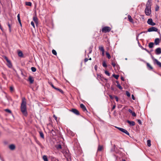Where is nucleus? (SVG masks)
I'll list each match as a JSON object with an SVG mask.
<instances>
[{
    "mask_svg": "<svg viewBox=\"0 0 161 161\" xmlns=\"http://www.w3.org/2000/svg\"><path fill=\"white\" fill-rule=\"evenodd\" d=\"M26 99L25 97L23 98L22 100V103L21 104V111L23 114L25 115H27V112L26 110Z\"/></svg>",
    "mask_w": 161,
    "mask_h": 161,
    "instance_id": "1",
    "label": "nucleus"
},
{
    "mask_svg": "<svg viewBox=\"0 0 161 161\" xmlns=\"http://www.w3.org/2000/svg\"><path fill=\"white\" fill-rule=\"evenodd\" d=\"M151 58L154 64H156L159 67L161 68V63L155 59L153 55H151Z\"/></svg>",
    "mask_w": 161,
    "mask_h": 161,
    "instance_id": "2",
    "label": "nucleus"
},
{
    "mask_svg": "<svg viewBox=\"0 0 161 161\" xmlns=\"http://www.w3.org/2000/svg\"><path fill=\"white\" fill-rule=\"evenodd\" d=\"M111 30V28L109 27L105 26L102 28V31L103 32L107 33L109 32Z\"/></svg>",
    "mask_w": 161,
    "mask_h": 161,
    "instance_id": "3",
    "label": "nucleus"
},
{
    "mask_svg": "<svg viewBox=\"0 0 161 161\" xmlns=\"http://www.w3.org/2000/svg\"><path fill=\"white\" fill-rule=\"evenodd\" d=\"M116 128L118 129L120 131H121V132L125 133L126 135L129 136V133L128 132V131L122 128L117 127L115 126V127Z\"/></svg>",
    "mask_w": 161,
    "mask_h": 161,
    "instance_id": "4",
    "label": "nucleus"
},
{
    "mask_svg": "<svg viewBox=\"0 0 161 161\" xmlns=\"http://www.w3.org/2000/svg\"><path fill=\"white\" fill-rule=\"evenodd\" d=\"M158 31V29L157 28L154 27H152L150 28H149L148 30L147 31L150 32L152 31Z\"/></svg>",
    "mask_w": 161,
    "mask_h": 161,
    "instance_id": "5",
    "label": "nucleus"
},
{
    "mask_svg": "<svg viewBox=\"0 0 161 161\" xmlns=\"http://www.w3.org/2000/svg\"><path fill=\"white\" fill-rule=\"evenodd\" d=\"M147 23L149 25H151L152 26L155 25H156L155 23L153 22V20L152 19H149L147 21Z\"/></svg>",
    "mask_w": 161,
    "mask_h": 161,
    "instance_id": "6",
    "label": "nucleus"
},
{
    "mask_svg": "<svg viewBox=\"0 0 161 161\" xmlns=\"http://www.w3.org/2000/svg\"><path fill=\"white\" fill-rule=\"evenodd\" d=\"M151 8H146L145 9V13L146 15H149L151 13Z\"/></svg>",
    "mask_w": 161,
    "mask_h": 161,
    "instance_id": "7",
    "label": "nucleus"
},
{
    "mask_svg": "<svg viewBox=\"0 0 161 161\" xmlns=\"http://www.w3.org/2000/svg\"><path fill=\"white\" fill-rule=\"evenodd\" d=\"M103 149V145H98V147L97 150V152L101 151Z\"/></svg>",
    "mask_w": 161,
    "mask_h": 161,
    "instance_id": "8",
    "label": "nucleus"
},
{
    "mask_svg": "<svg viewBox=\"0 0 161 161\" xmlns=\"http://www.w3.org/2000/svg\"><path fill=\"white\" fill-rule=\"evenodd\" d=\"M71 111L76 115H80L79 111L76 109L72 108L71 109Z\"/></svg>",
    "mask_w": 161,
    "mask_h": 161,
    "instance_id": "9",
    "label": "nucleus"
},
{
    "mask_svg": "<svg viewBox=\"0 0 161 161\" xmlns=\"http://www.w3.org/2000/svg\"><path fill=\"white\" fill-rule=\"evenodd\" d=\"M155 53L156 55H159L161 53V48L160 47L157 48L155 50Z\"/></svg>",
    "mask_w": 161,
    "mask_h": 161,
    "instance_id": "10",
    "label": "nucleus"
},
{
    "mask_svg": "<svg viewBox=\"0 0 161 161\" xmlns=\"http://www.w3.org/2000/svg\"><path fill=\"white\" fill-rule=\"evenodd\" d=\"M151 0H148L146 5V8H151Z\"/></svg>",
    "mask_w": 161,
    "mask_h": 161,
    "instance_id": "11",
    "label": "nucleus"
},
{
    "mask_svg": "<svg viewBox=\"0 0 161 161\" xmlns=\"http://www.w3.org/2000/svg\"><path fill=\"white\" fill-rule=\"evenodd\" d=\"M80 107L82 108L83 111L84 112H87V111L85 106L83 104H80Z\"/></svg>",
    "mask_w": 161,
    "mask_h": 161,
    "instance_id": "12",
    "label": "nucleus"
},
{
    "mask_svg": "<svg viewBox=\"0 0 161 161\" xmlns=\"http://www.w3.org/2000/svg\"><path fill=\"white\" fill-rule=\"evenodd\" d=\"M28 81H29L30 84H32L34 81L33 77L31 76H30L28 78Z\"/></svg>",
    "mask_w": 161,
    "mask_h": 161,
    "instance_id": "13",
    "label": "nucleus"
},
{
    "mask_svg": "<svg viewBox=\"0 0 161 161\" xmlns=\"http://www.w3.org/2000/svg\"><path fill=\"white\" fill-rule=\"evenodd\" d=\"M127 122L131 126H134L135 125V123L133 121H131L129 120H127Z\"/></svg>",
    "mask_w": 161,
    "mask_h": 161,
    "instance_id": "14",
    "label": "nucleus"
},
{
    "mask_svg": "<svg viewBox=\"0 0 161 161\" xmlns=\"http://www.w3.org/2000/svg\"><path fill=\"white\" fill-rule=\"evenodd\" d=\"M147 67L148 69L149 70H151L153 69V67L150 65V64L148 63H146Z\"/></svg>",
    "mask_w": 161,
    "mask_h": 161,
    "instance_id": "15",
    "label": "nucleus"
},
{
    "mask_svg": "<svg viewBox=\"0 0 161 161\" xmlns=\"http://www.w3.org/2000/svg\"><path fill=\"white\" fill-rule=\"evenodd\" d=\"M128 18L129 21L130 22L132 23L133 24L134 23L133 20L130 15H128Z\"/></svg>",
    "mask_w": 161,
    "mask_h": 161,
    "instance_id": "16",
    "label": "nucleus"
},
{
    "mask_svg": "<svg viewBox=\"0 0 161 161\" xmlns=\"http://www.w3.org/2000/svg\"><path fill=\"white\" fill-rule=\"evenodd\" d=\"M97 77L99 79L102 80H103V79H104V80H107L106 79H104V78H103L102 76V75H101L97 74Z\"/></svg>",
    "mask_w": 161,
    "mask_h": 161,
    "instance_id": "17",
    "label": "nucleus"
},
{
    "mask_svg": "<svg viewBox=\"0 0 161 161\" xmlns=\"http://www.w3.org/2000/svg\"><path fill=\"white\" fill-rule=\"evenodd\" d=\"M139 47H140L142 48V49L145 50L148 53H149L151 55V56L152 55L151 54V53H150V52L148 50H147L146 48H144L143 47H142L141 45L140 44V43H139Z\"/></svg>",
    "mask_w": 161,
    "mask_h": 161,
    "instance_id": "18",
    "label": "nucleus"
},
{
    "mask_svg": "<svg viewBox=\"0 0 161 161\" xmlns=\"http://www.w3.org/2000/svg\"><path fill=\"white\" fill-rule=\"evenodd\" d=\"M154 43L156 45H158L160 43L159 39L158 38L155 39L154 41Z\"/></svg>",
    "mask_w": 161,
    "mask_h": 161,
    "instance_id": "19",
    "label": "nucleus"
},
{
    "mask_svg": "<svg viewBox=\"0 0 161 161\" xmlns=\"http://www.w3.org/2000/svg\"><path fill=\"white\" fill-rule=\"evenodd\" d=\"M116 83L117 84V86L121 90H122L123 89V88L120 85L119 82L118 81H116Z\"/></svg>",
    "mask_w": 161,
    "mask_h": 161,
    "instance_id": "20",
    "label": "nucleus"
},
{
    "mask_svg": "<svg viewBox=\"0 0 161 161\" xmlns=\"http://www.w3.org/2000/svg\"><path fill=\"white\" fill-rule=\"evenodd\" d=\"M7 65L8 66V67L9 68H11L12 67V64L10 60H9L8 62H7Z\"/></svg>",
    "mask_w": 161,
    "mask_h": 161,
    "instance_id": "21",
    "label": "nucleus"
},
{
    "mask_svg": "<svg viewBox=\"0 0 161 161\" xmlns=\"http://www.w3.org/2000/svg\"><path fill=\"white\" fill-rule=\"evenodd\" d=\"M15 146L14 144H11L9 145V148L11 150H13L15 148Z\"/></svg>",
    "mask_w": 161,
    "mask_h": 161,
    "instance_id": "22",
    "label": "nucleus"
},
{
    "mask_svg": "<svg viewBox=\"0 0 161 161\" xmlns=\"http://www.w3.org/2000/svg\"><path fill=\"white\" fill-rule=\"evenodd\" d=\"M33 20L37 25L38 24V19L36 17H34L33 18Z\"/></svg>",
    "mask_w": 161,
    "mask_h": 161,
    "instance_id": "23",
    "label": "nucleus"
},
{
    "mask_svg": "<svg viewBox=\"0 0 161 161\" xmlns=\"http://www.w3.org/2000/svg\"><path fill=\"white\" fill-rule=\"evenodd\" d=\"M154 43L152 42H150L149 44L148 47L150 48H152L153 47Z\"/></svg>",
    "mask_w": 161,
    "mask_h": 161,
    "instance_id": "24",
    "label": "nucleus"
},
{
    "mask_svg": "<svg viewBox=\"0 0 161 161\" xmlns=\"http://www.w3.org/2000/svg\"><path fill=\"white\" fill-rule=\"evenodd\" d=\"M99 50L101 51L102 52H104V47L103 46H99Z\"/></svg>",
    "mask_w": 161,
    "mask_h": 161,
    "instance_id": "25",
    "label": "nucleus"
},
{
    "mask_svg": "<svg viewBox=\"0 0 161 161\" xmlns=\"http://www.w3.org/2000/svg\"><path fill=\"white\" fill-rule=\"evenodd\" d=\"M39 133L40 137L41 138H42L44 139V135L42 131H40L39 132Z\"/></svg>",
    "mask_w": 161,
    "mask_h": 161,
    "instance_id": "26",
    "label": "nucleus"
},
{
    "mask_svg": "<svg viewBox=\"0 0 161 161\" xmlns=\"http://www.w3.org/2000/svg\"><path fill=\"white\" fill-rule=\"evenodd\" d=\"M25 5L27 6H31L32 3L30 2H25Z\"/></svg>",
    "mask_w": 161,
    "mask_h": 161,
    "instance_id": "27",
    "label": "nucleus"
},
{
    "mask_svg": "<svg viewBox=\"0 0 161 161\" xmlns=\"http://www.w3.org/2000/svg\"><path fill=\"white\" fill-rule=\"evenodd\" d=\"M43 159L44 161H48L47 157L46 155H44L43 156Z\"/></svg>",
    "mask_w": 161,
    "mask_h": 161,
    "instance_id": "28",
    "label": "nucleus"
},
{
    "mask_svg": "<svg viewBox=\"0 0 161 161\" xmlns=\"http://www.w3.org/2000/svg\"><path fill=\"white\" fill-rule=\"evenodd\" d=\"M147 144L148 146L150 147L151 145V141L150 140H148L147 141Z\"/></svg>",
    "mask_w": 161,
    "mask_h": 161,
    "instance_id": "29",
    "label": "nucleus"
},
{
    "mask_svg": "<svg viewBox=\"0 0 161 161\" xmlns=\"http://www.w3.org/2000/svg\"><path fill=\"white\" fill-rule=\"evenodd\" d=\"M18 55L19 57H22L23 55V53L21 51H19L18 53Z\"/></svg>",
    "mask_w": 161,
    "mask_h": 161,
    "instance_id": "30",
    "label": "nucleus"
},
{
    "mask_svg": "<svg viewBox=\"0 0 161 161\" xmlns=\"http://www.w3.org/2000/svg\"><path fill=\"white\" fill-rule=\"evenodd\" d=\"M56 147L57 149H59L62 148V146L61 145L58 144L56 146Z\"/></svg>",
    "mask_w": 161,
    "mask_h": 161,
    "instance_id": "31",
    "label": "nucleus"
},
{
    "mask_svg": "<svg viewBox=\"0 0 161 161\" xmlns=\"http://www.w3.org/2000/svg\"><path fill=\"white\" fill-rule=\"evenodd\" d=\"M93 47H90L89 48V54H90L92 53V48Z\"/></svg>",
    "mask_w": 161,
    "mask_h": 161,
    "instance_id": "32",
    "label": "nucleus"
},
{
    "mask_svg": "<svg viewBox=\"0 0 161 161\" xmlns=\"http://www.w3.org/2000/svg\"><path fill=\"white\" fill-rule=\"evenodd\" d=\"M106 55L108 59H110L111 58V56L109 53L106 52Z\"/></svg>",
    "mask_w": 161,
    "mask_h": 161,
    "instance_id": "33",
    "label": "nucleus"
},
{
    "mask_svg": "<svg viewBox=\"0 0 161 161\" xmlns=\"http://www.w3.org/2000/svg\"><path fill=\"white\" fill-rule=\"evenodd\" d=\"M113 76H114L116 79H118L119 76V75H116L115 74H114L113 75Z\"/></svg>",
    "mask_w": 161,
    "mask_h": 161,
    "instance_id": "34",
    "label": "nucleus"
},
{
    "mask_svg": "<svg viewBox=\"0 0 161 161\" xmlns=\"http://www.w3.org/2000/svg\"><path fill=\"white\" fill-rule=\"evenodd\" d=\"M31 70L33 72H35L36 71V69L35 67H32L31 68Z\"/></svg>",
    "mask_w": 161,
    "mask_h": 161,
    "instance_id": "35",
    "label": "nucleus"
},
{
    "mask_svg": "<svg viewBox=\"0 0 161 161\" xmlns=\"http://www.w3.org/2000/svg\"><path fill=\"white\" fill-rule=\"evenodd\" d=\"M17 18H18V20L19 22H20L21 20H20V15H19V14H18V15H17Z\"/></svg>",
    "mask_w": 161,
    "mask_h": 161,
    "instance_id": "36",
    "label": "nucleus"
},
{
    "mask_svg": "<svg viewBox=\"0 0 161 161\" xmlns=\"http://www.w3.org/2000/svg\"><path fill=\"white\" fill-rule=\"evenodd\" d=\"M52 53L54 55H57V52H56V51L54 50V49H53L52 51Z\"/></svg>",
    "mask_w": 161,
    "mask_h": 161,
    "instance_id": "37",
    "label": "nucleus"
},
{
    "mask_svg": "<svg viewBox=\"0 0 161 161\" xmlns=\"http://www.w3.org/2000/svg\"><path fill=\"white\" fill-rule=\"evenodd\" d=\"M105 74L108 75V76H109L110 75V73L107 71L106 70L105 71Z\"/></svg>",
    "mask_w": 161,
    "mask_h": 161,
    "instance_id": "38",
    "label": "nucleus"
},
{
    "mask_svg": "<svg viewBox=\"0 0 161 161\" xmlns=\"http://www.w3.org/2000/svg\"><path fill=\"white\" fill-rule=\"evenodd\" d=\"M126 95L128 97H130V92H129L128 91H126Z\"/></svg>",
    "mask_w": 161,
    "mask_h": 161,
    "instance_id": "39",
    "label": "nucleus"
},
{
    "mask_svg": "<svg viewBox=\"0 0 161 161\" xmlns=\"http://www.w3.org/2000/svg\"><path fill=\"white\" fill-rule=\"evenodd\" d=\"M5 111L6 112H7L8 113H11V111L10 110H9V109H5Z\"/></svg>",
    "mask_w": 161,
    "mask_h": 161,
    "instance_id": "40",
    "label": "nucleus"
},
{
    "mask_svg": "<svg viewBox=\"0 0 161 161\" xmlns=\"http://www.w3.org/2000/svg\"><path fill=\"white\" fill-rule=\"evenodd\" d=\"M51 133H52L53 135H55L56 134V133L53 129L51 130Z\"/></svg>",
    "mask_w": 161,
    "mask_h": 161,
    "instance_id": "41",
    "label": "nucleus"
},
{
    "mask_svg": "<svg viewBox=\"0 0 161 161\" xmlns=\"http://www.w3.org/2000/svg\"><path fill=\"white\" fill-rule=\"evenodd\" d=\"M3 58L6 60L7 62H8L9 60L8 59V58L6 56H3Z\"/></svg>",
    "mask_w": 161,
    "mask_h": 161,
    "instance_id": "42",
    "label": "nucleus"
},
{
    "mask_svg": "<svg viewBox=\"0 0 161 161\" xmlns=\"http://www.w3.org/2000/svg\"><path fill=\"white\" fill-rule=\"evenodd\" d=\"M103 66L104 67H107V64L105 62H103Z\"/></svg>",
    "mask_w": 161,
    "mask_h": 161,
    "instance_id": "43",
    "label": "nucleus"
},
{
    "mask_svg": "<svg viewBox=\"0 0 161 161\" xmlns=\"http://www.w3.org/2000/svg\"><path fill=\"white\" fill-rule=\"evenodd\" d=\"M137 121L138 123V124L140 125H142V122H141V120H140V119H137Z\"/></svg>",
    "mask_w": 161,
    "mask_h": 161,
    "instance_id": "44",
    "label": "nucleus"
},
{
    "mask_svg": "<svg viewBox=\"0 0 161 161\" xmlns=\"http://www.w3.org/2000/svg\"><path fill=\"white\" fill-rule=\"evenodd\" d=\"M10 91L11 92L13 91L14 90V87L13 86H10Z\"/></svg>",
    "mask_w": 161,
    "mask_h": 161,
    "instance_id": "45",
    "label": "nucleus"
},
{
    "mask_svg": "<svg viewBox=\"0 0 161 161\" xmlns=\"http://www.w3.org/2000/svg\"><path fill=\"white\" fill-rule=\"evenodd\" d=\"M131 114L132 116L134 117L136 116V115L135 113L133 112Z\"/></svg>",
    "mask_w": 161,
    "mask_h": 161,
    "instance_id": "46",
    "label": "nucleus"
},
{
    "mask_svg": "<svg viewBox=\"0 0 161 161\" xmlns=\"http://www.w3.org/2000/svg\"><path fill=\"white\" fill-rule=\"evenodd\" d=\"M114 97L116 99V101L117 102H118V101H119L118 97L117 96H114Z\"/></svg>",
    "mask_w": 161,
    "mask_h": 161,
    "instance_id": "47",
    "label": "nucleus"
},
{
    "mask_svg": "<svg viewBox=\"0 0 161 161\" xmlns=\"http://www.w3.org/2000/svg\"><path fill=\"white\" fill-rule=\"evenodd\" d=\"M31 25L33 26L34 28H35V25L33 21H31Z\"/></svg>",
    "mask_w": 161,
    "mask_h": 161,
    "instance_id": "48",
    "label": "nucleus"
},
{
    "mask_svg": "<svg viewBox=\"0 0 161 161\" xmlns=\"http://www.w3.org/2000/svg\"><path fill=\"white\" fill-rule=\"evenodd\" d=\"M112 66L113 67H114L116 65V64H115V63L112 62Z\"/></svg>",
    "mask_w": 161,
    "mask_h": 161,
    "instance_id": "49",
    "label": "nucleus"
},
{
    "mask_svg": "<svg viewBox=\"0 0 161 161\" xmlns=\"http://www.w3.org/2000/svg\"><path fill=\"white\" fill-rule=\"evenodd\" d=\"M115 107H116V105H115V104L112 107V111L115 108Z\"/></svg>",
    "mask_w": 161,
    "mask_h": 161,
    "instance_id": "50",
    "label": "nucleus"
},
{
    "mask_svg": "<svg viewBox=\"0 0 161 161\" xmlns=\"http://www.w3.org/2000/svg\"><path fill=\"white\" fill-rule=\"evenodd\" d=\"M50 85L53 88H54L55 86H54V85L52 83H49Z\"/></svg>",
    "mask_w": 161,
    "mask_h": 161,
    "instance_id": "51",
    "label": "nucleus"
},
{
    "mask_svg": "<svg viewBox=\"0 0 161 161\" xmlns=\"http://www.w3.org/2000/svg\"><path fill=\"white\" fill-rule=\"evenodd\" d=\"M53 117L54 119H55V120H56L57 121V117L54 114L53 115Z\"/></svg>",
    "mask_w": 161,
    "mask_h": 161,
    "instance_id": "52",
    "label": "nucleus"
},
{
    "mask_svg": "<svg viewBox=\"0 0 161 161\" xmlns=\"http://www.w3.org/2000/svg\"><path fill=\"white\" fill-rule=\"evenodd\" d=\"M109 97H110V98L111 99H114V97H113L112 96V95H109Z\"/></svg>",
    "mask_w": 161,
    "mask_h": 161,
    "instance_id": "53",
    "label": "nucleus"
},
{
    "mask_svg": "<svg viewBox=\"0 0 161 161\" xmlns=\"http://www.w3.org/2000/svg\"><path fill=\"white\" fill-rule=\"evenodd\" d=\"M97 65H95L94 66V69L96 71L97 70Z\"/></svg>",
    "mask_w": 161,
    "mask_h": 161,
    "instance_id": "54",
    "label": "nucleus"
},
{
    "mask_svg": "<svg viewBox=\"0 0 161 161\" xmlns=\"http://www.w3.org/2000/svg\"><path fill=\"white\" fill-rule=\"evenodd\" d=\"M58 91H59V92H60L62 94H63L64 93L63 91L61 89H59V90Z\"/></svg>",
    "mask_w": 161,
    "mask_h": 161,
    "instance_id": "55",
    "label": "nucleus"
},
{
    "mask_svg": "<svg viewBox=\"0 0 161 161\" xmlns=\"http://www.w3.org/2000/svg\"><path fill=\"white\" fill-rule=\"evenodd\" d=\"M128 112H129L130 113H131V114H132V113L133 112L132 111V110H131V109H129L128 110Z\"/></svg>",
    "mask_w": 161,
    "mask_h": 161,
    "instance_id": "56",
    "label": "nucleus"
},
{
    "mask_svg": "<svg viewBox=\"0 0 161 161\" xmlns=\"http://www.w3.org/2000/svg\"><path fill=\"white\" fill-rule=\"evenodd\" d=\"M159 7L157 6V7L155 8V11H158V9H159Z\"/></svg>",
    "mask_w": 161,
    "mask_h": 161,
    "instance_id": "57",
    "label": "nucleus"
},
{
    "mask_svg": "<svg viewBox=\"0 0 161 161\" xmlns=\"http://www.w3.org/2000/svg\"><path fill=\"white\" fill-rule=\"evenodd\" d=\"M88 58H85L84 59L85 62H87L88 61Z\"/></svg>",
    "mask_w": 161,
    "mask_h": 161,
    "instance_id": "58",
    "label": "nucleus"
},
{
    "mask_svg": "<svg viewBox=\"0 0 161 161\" xmlns=\"http://www.w3.org/2000/svg\"><path fill=\"white\" fill-rule=\"evenodd\" d=\"M8 26L9 27V29H10V28H11V25H10V24L9 23H8Z\"/></svg>",
    "mask_w": 161,
    "mask_h": 161,
    "instance_id": "59",
    "label": "nucleus"
},
{
    "mask_svg": "<svg viewBox=\"0 0 161 161\" xmlns=\"http://www.w3.org/2000/svg\"><path fill=\"white\" fill-rule=\"evenodd\" d=\"M132 98L133 100H134L135 99V97L133 95H132Z\"/></svg>",
    "mask_w": 161,
    "mask_h": 161,
    "instance_id": "60",
    "label": "nucleus"
},
{
    "mask_svg": "<svg viewBox=\"0 0 161 161\" xmlns=\"http://www.w3.org/2000/svg\"><path fill=\"white\" fill-rule=\"evenodd\" d=\"M121 79L122 80V81H124V78L122 76H121Z\"/></svg>",
    "mask_w": 161,
    "mask_h": 161,
    "instance_id": "61",
    "label": "nucleus"
},
{
    "mask_svg": "<svg viewBox=\"0 0 161 161\" xmlns=\"http://www.w3.org/2000/svg\"><path fill=\"white\" fill-rule=\"evenodd\" d=\"M54 89L55 90H57V91H59V88H56L55 87H54Z\"/></svg>",
    "mask_w": 161,
    "mask_h": 161,
    "instance_id": "62",
    "label": "nucleus"
},
{
    "mask_svg": "<svg viewBox=\"0 0 161 161\" xmlns=\"http://www.w3.org/2000/svg\"><path fill=\"white\" fill-rule=\"evenodd\" d=\"M111 89L112 90H113V91H114V88L112 86H111Z\"/></svg>",
    "mask_w": 161,
    "mask_h": 161,
    "instance_id": "63",
    "label": "nucleus"
},
{
    "mask_svg": "<svg viewBox=\"0 0 161 161\" xmlns=\"http://www.w3.org/2000/svg\"><path fill=\"white\" fill-rule=\"evenodd\" d=\"M122 161H126V160L124 159H122Z\"/></svg>",
    "mask_w": 161,
    "mask_h": 161,
    "instance_id": "64",
    "label": "nucleus"
}]
</instances>
